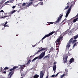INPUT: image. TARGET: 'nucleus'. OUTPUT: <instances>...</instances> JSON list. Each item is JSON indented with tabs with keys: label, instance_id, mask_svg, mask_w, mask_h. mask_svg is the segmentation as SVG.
<instances>
[{
	"label": "nucleus",
	"instance_id": "obj_1",
	"mask_svg": "<svg viewBox=\"0 0 78 78\" xmlns=\"http://www.w3.org/2000/svg\"><path fill=\"white\" fill-rule=\"evenodd\" d=\"M45 51H44V52H42V53L40 55L38 56H37L35 58L32 60V62H34V61L36 59H41V58H42L43 57L45 56Z\"/></svg>",
	"mask_w": 78,
	"mask_h": 78
},
{
	"label": "nucleus",
	"instance_id": "obj_2",
	"mask_svg": "<svg viewBox=\"0 0 78 78\" xmlns=\"http://www.w3.org/2000/svg\"><path fill=\"white\" fill-rule=\"evenodd\" d=\"M60 39H59L58 38L55 42V43H56V50L58 51H59V45L61 44V42L60 41Z\"/></svg>",
	"mask_w": 78,
	"mask_h": 78
},
{
	"label": "nucleus",
	"instance_id": "obj_3",
	"mask_svg": "<svg viewBox=\"0 0 78 78\" xmlns=\"http://www.w3.org/2000/svg\"><path fill=\"white\" fill-rule=\"evenodd\" d=\"M55 33V32L52 31L50 33L48 34L45 35L42 39L41 40H44V39L46 38V37H49V36H50L51 35H52L53 34Z\"/></svg>",
	"mask_w": 78,
	"mask_h": 78
},
{
	"label": "nucleus",
	"instance_id": "obj_4",
	"mask_svg": "<svg viewBox=\"0 0 78 78\" xmlns=\"http://www.w3.org/2000/svg\"><path fill=\"white\" fill-rule=\"evenodd\" d=\"M46 48H42V47L41 48H39V50H38V51L35 52V53L34 54L35 55H37V54H38V53H39V52H40V51H44V50H46Z\"/></svg>",
	"mask_w": 78,
	"mask_h": 78
},
{
	"label": "nucleus",
	"instance_id": "obj_5",
	"mask_svg": "<svg viewBox=\"0 0 78 78\" xmlns=\"http://www.w3.org/2000/svg\"><path fill=\"white\" fill-rule=\"evenodd\" d=\"M60 15L61 16H59V17L58 20H57V21L54 22V23L55 24L59 23V21L60 20H61V19H62V17L63 16V14H60Z\"/></svg>",
	"mask_w": 78,
	"mask_h": 78
},
{
	"label": "nucleus",
	"instance_id": "obj_6",
	"mask_svg": "<svg viewBox=\"0 0 78 78\" xmlns=\"http://www.w3.org/2000/svg\"><path fill=\"white\" fill-rule=\"evenodd\" d=\"M68 57H69V56H68L63 57V59L64 64L66 63V62L67 61V58H68Z\"/></svg>",
	"mask_w": 78,
	"mask_h": 78
},
{
	"label": "nucleus",
	"instance_id": "obj_7",
	"mask_svg": "<svg viewBox=\"0 0 78 78\" xmlns=\"http://www.w3.org/2000/svg\"><path fill=\"white\" fill-rule=\"evenodd\" d=\"M20 67L19 68V69L20 70V71H22L23 69H24L26 67V66H25V65H20Z\"/></svg>",
	"mask_w": 78,
	"mask_h": 78
},
{
	"label": "nucleus",
	"instance_id": "obj_8",
	"mask_svg": "<svg viewBox=\"0 0 78 78\" xmlns=\"http://www.w3.org/2000/svg\"><path fill=\"white\" fill-rule=\"evenodd\" d=\"M69 30H67L66 31V32H63L62 34V35L63 36H65V35L69 33Z\"/></svg>",
	"mask_w": 78,
	"mask_h": 78
},
{
	"label": "nucleus",
	"instance_id": "obj_9",
	"mask_svg": "<svg viewBox=\"0 0 78 78\" xmlns=\"http://www.w3.org/2000/svg\"><path fill=\"white\" fill-rule=\"evenodd\" d=\"M44 74L43 73V72L41 71L40 74V78H43Z\"/></svg>",
	"mask_w": 78,
	"mask_h": 78
},
{
	"label": "nucleus",
	"instance_id": "obj_10",
	"mask_svg": "<svg viewBox=\"0 0 78 78\" xmlns=\"http://www.w3.org/2000/svg\"><path fill=\"white\" fill-rule=\"evenodd\" d=\"M17 10H14L13 11H12L10 13H9V15L7 17H9V16H11L12 14L13 13H14V12H16V11Z\"/></svg>",
	"mask_w": 78,
	"mask_h": 78
},
{
	"label": "nucleus",
	"instance_id": "obj_11",
	"mask_svg": "<svg viewBox=\"0 0 78 78\" xmlns=\"http://www.w3.org/2000/svg\"><path fill=\"white\" fill-rule=\"evenodd\" d=\"M74 61H75V59L73 58H71L70 59V60L69 61V62L70 64H72L73 62H74Z\"/></svg>",
	"mask_w": 78,
	"mask_h": 78
},
{
	"label": "nucleus",
	"instance_id": "obj_12",
	"mask_svg": "<svg viewBox=\"0 0 78 78\" xmlns=\"http://www.w3.org/2000/svg\"><path fill=\"white\" fill-rule=\"evenodd\" d=\"M67 12L66 13V17L67 18V17H68V16H69V13H70V12L69 11L67 10Z\"/></svg>",
	"mask_w": 78,
	"mask_h": 78
},
{
	"label": "nucleus",
	"instance_id": "obj_13",
	"mask_svg": "<svg viewBox=\"0 0 78 78\" xmlns=\"http://www.w3.org/2000/svg\"><path fill=\"white\" fill-rule=\"evenodd\" d=\"M48 55H46V56L44 57L43 58V59H45V58H50V54H48Z\"/></svg>",
	"mask_w": 78,
	"mask_h": 78
},
{
	"label": "nucleus",
	"instance_id": "obj_14",
	"mask_svg": "<svg viewBox=\"0 0 78 78\" xmlns=\"http://www.w3.org/2000/svg\"><path fill=\"white\" fill-rule=\"evenodd\" d=\"M56 69V65H55L54 66H53V70L54 71H55Z\"/></svg>",
	"mask_w": 78,
	"mask_h": 78
},
{
	"label": "nucleus",
	"instance_id": "obj_15",
	"mask_svg": "<svg viewBox=\"0 0 78 78\" xmlns=\"http://www.w3.org/2000/svg\"><path fill=\"white\" fill-rule=\"evenodd\" d=\"M33 2H29V4H28V7H29L30 6H31L33 5Z\"/></svg>",
	"mask_w": 78,
	"mask_h": 78
},
{
	"label": "nucleus",
	"instance_id": "obj_16",
	"mask_svg": "<svg viewBox=\"0 0 78 78\" xmlns=\"http://www.w3.org/2000/svg\"><path fill=\"white\" fill-rule=\"evenodd\" d=\"M7 23L8 22H6V23H5V24L4 25V26L5 27H9V25H8V24L6 25Z\"/></svg>",
	"mask_w": 78,
	"mask_h": 78
},
{
	"label": "nucleus",
	"instance_id": "obj_17",
	"mask_svg": "<svg viewBox=\"0 0 78 78\" xmlns=\"http://www.w3.org/2000/svg\"><path fill=\"white\" fill-rule=\"evenodd\" d=\"M54 50L55 49H54V48H53V47H51L49 51V53H50V52L53 51V50Z\"/></svg>",
	"mask_w": 78,
	"mask_h": 78
},
{
	"label": "nucleus",
	"instance_id": "obj_18",
	"mask_svg": "<svg viewBox=\"0 0 78 78\" xmlns=\"http://www.w3.org/2000/svg\"><path fill=\"white\" fill-rule=\"evenodd\" d=\"M73 38H71V39H70L69 40L68 43H69V44H70V43H71V42H72V41H73Z\"/></svg>",
	"mask_w": 78,
	"mask_h": 78
},
{
	"label": "nucleus",
	"instance_id": "obj_19",
	"mask_svg": "<svg viewBox=\"0 0 78 78\" xmlns=\"http://www.w3.org/2000/svg\"><path fill=\"white\" fill-rule=\"evenodd\" d=\"M70 44H69V43H68L67 45L66 46V47H67V48L69 49V48H70Z\"/></svg>",
	"mask_w": 78,
	"mask_h": 78
},
{
	"label": "nucleus",
	"instance_id": "obj_20",
	"mask_svg": "<svg viewBox=\"0 0 78 78\" xmlns=\"http://www.w3.org/2000/svg\"><path fill=\"white\" fill-rule=\"evenodd\" d=\"M63 37H64V36H63V35H62V34H61L59 36V37H58V38L61 40V39H62Z\"/></svg>",
	"mask_w": 78,
	"mask_h": 78
},
{
	"label": "nucleus",
	"instance_id": "obj_21",
	"mask_svg": "<svg viewBox=\"0 0 78 78\" xmlns=\"http://www.w3.org/2000/svg\"><path fill=\"white\" fill-rule=\"evenodd\" d=\"M73 6V5L72 4L71 5V6L69 8L68 10V11H70V10H71V8H72V7Z\"/></svg>",
	"mask_w": 78,
	"mask_h": 78
},
{
	"label": "nucleus",
	"instance_id": "obj_22",
	"mask_svg": "<svg viewBox=\"0 0 78 78\" xmlns=\"http://www.w3.org/2000/svg\"><path fill=\"white\" fill-rule=\"evenodd\" d=\"M78 19V17L74 19L73 20V22L74 23H75V22H76V21H77V20Z\"/></svg>",
	"mask_w": 78,
	"mask_h": 78
},
{
	"label": "nucleus",
	"instance_id": "obj_23",
	"mask_svg": "<svg viewBox=\"0 0 78 78\" xmlns=\"http://www.w3.org/2000/svg\"><path fill=\"white\" fill-rule=\"evenodd\" d=\"M78 37V34H77L73 38L74 39H77Z\"/></svg>",
	"mask_w": 78,
	"mask_h": 78
},
{
	"label": "nucleus",
	"instance_id": "obj_24",
	"mask_svg": "<svg viewBox=\"0 0 78 78\" xmlns=\"http://www.w3.org/2000/svg\"><path fill=\"white\" fill-rule=\"evenodd\" d=\"M39 77V75L35 74L34 76V78H37Z\"/></svg>",
	"mask_w": 78,
	"mask_h": 78
},
{
	"label": "nucleus",
	"instance_id": "obj_25",
	"mask_svg": "<svg viewBox=\"0 0 78 78\" xmlns=\"http://www.w3.org/2000/svg\"><path fill=\"white\" fill-rule=\"evenodd\" d=\"M48 23L49 25H50V24H52L54 23V22H47Z\"/></svg>",
	"mask_w": 78,
	"mask_h": 78
},
{
	"label": "nucleus",
	"instance_id": "obj_26",
	"mask_svg": "<svg viewBox=\"0 0 78 78\" xmlns=\"http://www.w3.org/2000/svg\"><path fill=\"white\" fill-rule=\"evenodd\" d=\"M17 68H19V66H15L13 68V70H15V69H17Z\"/></svg>",
	"mask_w": 78,
	"mask_h": 78
},
{
	"label": "nucleus",
	"instance_id": "obj_27",
	"mask_svg": "<svg viewBox=\"0 0 78 78\" xmlns=\"http://www.w3.org/2000/svg\"><path fill=\"white\" fill-rule=\"evenodd\" d=\"M69 8V5H67V6L66 7H65V9L63 10H65L66 9H68Z\"/></svg>",
	"mask_w": 78,
	"mask_h": 78
},
{
	"label": "nucleus",
	"instance_id": "obj_28",
	"mask_svg": "<svg viewBox=\"0 0 78 78\" xmlns=\"http://www.w3.org/2000/svg\"><path fill=\"white\" fill-rule=\"evenodd\" d=\"M31 62V60L30 59L29 60V61H28L27 63H26V64H30Z\"/></svg>",
	"mask_w": 78,
	"mask_h": 78
},
{
	"label": "nucleus",
	"instance_id": "obj_29",
	"mask_svg": "<svg viewBox=\"0 0 78 78\" xmlns=\"http://www.w3.org/2000/svg\"><path fill=\"white\" fill-rule=\"evenodd\" d=\"M10 3V2H9V1H7V2H5V5H7L8 3Z\"/></svg>",
	"mask_w": 78,
	"mask_h": 78
},
{
	"label": "nucleus",
	"instance_id": "obj_30",
	"mask_svg": "<svg viewBox=\"0 0 78 78\" xmlns=\"http://www.w3.org/2000/svg\"><path fill=\"white\" fill-rule=\"evenodd\" d=\"M8 69H9V68L7 67H5V68H4V70H8Z\"/></svg>",
	"mask_w": 78,
	"mask_h": 78
},
{
	"label": "nucleus",
	"instance_id": "obj_31",
	"mask_svg": "<svg viewBox=\"0 0 78 78\" xmlns=\"http://www.w3.org/2000/svg\"><path fill=\"white\" fill-rule=\"evenodd\" d=\"M64 76H66V74H63L61 75V78H63Z\"/></svg>",
	"mask_w": 78,
	"mask_h": 78
},
{
	"label": "nucleus",
	"instance_id": "obj_32",
	"mask_svg": "<svg viewBox=\"0 0 78 78\" xmlns=\"http://www.w3.org/2000/svg\"><path fill=\"white\" fill-rule=\"evenodd\" d=\"M25 5H26V3H24L22 5V6H25Z\"/></svg>",
	"mask_w": 78,
	"mask_h": 78
},
{
	"label": "nucleus",
	"instance_id": "obj_33",
	"mask_svg": "<svg viewBox=\"0 0 78 78\" xmlns=\"http://www.w3.org/2000/svg\"><path fill=\"white\" fill-rule=\"evenodd\" d=\"M15 8H16V6H13V7H12V10H14V9Z\"/></svg>",
	"mask_w": 78,
	"mask_h": 78
},
{
	"label": "nucleus",
	"instance_id": "obj_34",
	"mask_svg": "<svg viewBox=\"0 0 78 78\" xmlns=\"http://www.w3.org/2000/svg\"><path fill=\"white\" fill-rule=\"evenodd\" d=\"M55 76H56V75H52L51 76V77H52V78H54L55 77Z\"/></svg>",
	"mask_w": 78,
	"mask_h": 78
},
{
	"label": "nucleus",
	"instance_id": "obj_35",
	"mask_svg": "<svg viewBox=\"0 0 78 78\" xmlns=\"http://www.w3.org/2000/svg\"><path fill=\"white\" fill-rule=\"evenodd\" d=\"M76 43H75L74 44L73 46V47H75V46H76Z\"/></svg>",
	"mask_w": 78,
	"mask_h": 78
},
{
	"label": "nucleus",
	"instance_id": "obj_36",
	"mask_svg": "<svg viewBox=\"0 0 78 78\" xmlns=\"http://www.w3.org/2000/svg\"><path fill=\"white\" fill-rule=\"evenodd\" d=\"M59 74V73H58L56 75H55V77H56V76H58Z\"/></svg>",
	"mask_w": 78,
	"mask_h": 78
},
{
	"label": "nucleus",
	"instance_id": "obj_37",
	"mask_svg": "<svg viewBox=\"0 0 78 78\" xmlns=\"http://www.w3.org/2000/svg\"><path fill=\"white\" fill-rule=\"evenodd\" d=\"M63 22H67V19L65 18L63 21Z\"/></svg>",
	"mask_w": 78,
	"mask_h": 78
},
{
	"label": "nucleus",
	"instance_id": "obj_38",
	"mask_svg": "<svg viewBox=\"0 0 78 78\" xmlns=\"http://www.w3.org/2000/svg\"><path fill=\"white\" fill-rule=\"evenodd\" d=\"M5 5H5V4H4L1 7V8H3V6H5Z\"/></svg>",
	"mask_w": 78,
	"mask_h": 78
},
{
	"label": "nucleus",
	"instance_id": "obj_39",
	"mask_svg": "<svg viewBox=\"0 0 78 78\" xmlns=\"http://www.w3.org/2000/svg\"><path fill=\"white\" fill-rule=\"evenodd\" d=\"M13 72V71H11L9 73V75H10V74H12V73Z\"/></svg>",
	"mask_w": 78,
	"mask_h": 78
},
{
	"label": "nucleus",
	"instance_id": "obj_40",
	"mask_svg": "<svg viewBox=\"0 0 78 78\" xmlns=\"http://www.w3.org/2000/svg\"><path fill=\"white\" fill-rule=\"evenodd\" d=\"M76 40H73V43H74V42H76Z\"/></svg>",
	"mask_w": 78,
	"mask_h": 78
},
{
	"label": "nucleus",
	"instance_id": "obj_41",
	"mask_svg": "<svg viewBox=\"0 0 78 78\" xmlns=\"http://www.w3.org/2000/svg\"><path fill=\"white\" fill-rule=\"evenodd\" d=\"M68 55H69V56H70V53H69V52H68Z\"/></svg>",
	"mask_w": 78,
	"mask_h": 78
},
{
	"label": "nucleus",
	"instance_id": "obj_42",
	"mask_svg": "<svg viewBox=\"0 0 78 78\" xmlns=\"http://www.w3.org/2000/svg\"><path fill=\"white\" fill-rule=\"evenodd\" d=\"M14 70V69H13V68H12V69H10V71H12V70Z\"/></svg>",
	"mask_w": 78,
	"mask_h": 78
},
{
	"label": "nucleus",
	"instance_id": "obj_43",
	"mask_svg": "<svg viewBox=\"0 0 78 78\" xmlns=\"http://www.w3.org/2000/svg\"><path fill=\"white\" fill-rule=\"evenodd\" d=\"M2 71H3L2 70V67H1L0 72H2Z\"/></svg>",
	"mask_w": 78,
	"mask_h": 78
},
{
	"label": "nucleus",
	"instance_id": "obj_44",
	"mask_svg": "<svg viewBox=\"0 0 78 78\" xmlns=\"http://www.w3.org/2000/svg\"><path fill=\"white\" fill-rule=\"evenodd\" d=\"M6 0H2V2L3 3H4L5 2V1H6Z\"/></svg>",
	"mask_w": 78,
	"mask_h": 78
},
{
	"label": "nucleus",
	"instance_id": "obj_45",
	"mask_svg": "<svg viewBox=\"0 0 78 78\" xmlns=\"http://www.w3.org/2000/svg\"><path fill=\"white\" fill-rule=\"evenodd\" d=\"M0 12H4V11L3 10H2Z\"/></svg>",
	"mask_w": 78,
	"mask_h": 78
},
{
	"label": "nucleus",
	"instance_id": "obj_46",
	"mask_svg": "<svg viewBox=\"0 0 78 78\" xmlns=\"http://www.w3.org/2000/svg\"><path fill=\"white\" fill-rule=\"evenodd\" d=\"M56 64V62H55L54 63V64Z\"/></svg>",
	"mask_w": 78,
	"mask_h": 78
},
{
	"label": "nucleus",
	"instance_id": "obj_47",
	"mask_svg": "<svg viewBox=\"0 0 78 78\" xmlns=\"http://www.w3.org/2000/svg\"><path fill=\"white\" fill-rule=\"evenodd\" d=\"M28 7V4H27V5H26V8H27Z\"/></svg>",
	"mask_w": 78,
	"mask_h": 78
},
{
	"label": "nucleus",
	"instance_id": "obj_48",
	"mask_svg": "<svg viewBox=\"0 0 78 78\" xmlns=\"http://www.w3.org/2000/svg\"><path fill=\"white\" fill-rule=\"evenodd\" d=\"M67 5H68V6H69V3H68L67 4Z\"/></svg>",
	"mask_w": 78,
	"mask_h": 78
},
{
	"label": "nucleus",
	"instance_id": "obj_49",
	"mask_svg": "<svg viewBox=\"0 0 78 78\" xmlns=\"http://www.w3.org/2000/svg\"><path fill=\"white\" fill-rule=\"evenodd\" d=\"M6 71H4L3 72V73H6Z\"/></svg>",
	"mask_w": 78,
	"mask_h": 78
},
{
	"label": "nucleus",
	"instance_id": "obj_50",
	"mask_svg": "<svg viewBox=\"0 0 78 78\" xmlns=\"http://www.w3.org/2000/svg\"><path fill=\"white\" fill-rule=\"evenodd\" d=\"M14 73H13L11 75V76H12V74Z\"/></svg>",
	"mask_w": 78,
	"mask_h": 78
},
{
	"label": "nucleus",
	"instance_id": "obj_51",
	"mask_svg": "<svg viewBox=\"0 0 78 78\" xmlns=\"http://www.w3.org/2000/svg\"><path fill=\"white\" fill-rule=\"evenodd\" d=\"M65 71H67V69H65Z\"/></svg>",
	"mask_w": 78,
	"mask_h": 78
},
{
	"label": "nucleus",
	"instance_id": "obj_52",
	"mask_svg": "<svg viewBox=\"0 0 78 78\" xmlns=\"http://www.w3.org/2000/svg\"><path fill=\"white\" fill-rule=\"evenodd\" d=\"M46 78H48V76H47Z\"/></svg>",
	"mask_w": 78,
	"mask_h": 78
},
{
	"label": "nucleus",
	"instance_id": "obj_53",
	"mask_svg": "<svg viewBox=\"0 0 78 78\" xmlns=\"http://www.w3.org/2000/svg\"><path fill=\"white\" fill-rule=\"evenodd\" d=\"M20 12V10H19V11H18V12H17L18 13L19 12Z\"/></svg>",
	"mask_w": 78,
	"mask_h": 78
},
{
	"label": "nucleus",
	"instance_id": "obj_54",
	"mask_svg": "<svg viewBox=\"0 0 78 78\" xmlns=\"http://www.w3.org/2000/svg\"><path fill=\"white\" fill-rule=\"evenodd\" d=\"M31 2H33V1H34V0H31Z\"/></svg>",
	"mask_w": 78,
	"mask_h": 78
},
{
	"label": "nucleus",
	"instance_id": "obj_55",
	"mask_svg": "<svg viewBox=\"0 0 78 78\" xmlns=\"http://www.w3.org/2000/svg\"><path fill=\"white\" fill-rule=\"evenodd\" d=\"M11 76H10V77H9V78H11Z\"/></svg>",
	"mask_w": 78,
	"mask_h": 78
},
{
	"label": "nucleus",
	"instance_id": "obj_56",
	"mask_svg": "<svg viewBox=\"0 0 78 78\" xmlns=\"http://www.w3.org/2000/svg\"><path fill=\"white\" fill-rule=\"evenodd\" d=\"M33 47H36V45H34Z\"/></svg>",
	"mask_w": 78,
	"mask_h": 78
},
{
	"label": "nucleus",
	"instance_id": "obj_57",
	"mask_svg": "<svg viewBox=\"0 0 78 78\" xmlns=\"http://www.w3.org/2000/svg\"><path fill=\"white\" fill-rule=\"evenodd\" d=\"M39 1H42V0H39Z\"/></svg>",
	"mask_w": 78,
	"mask_h": 78
},
{
	"label": "nucleus",
	"instance_id": "obj_58",
	"mask_svg": "<svg viewBox=\"0 0 78 78\" xmlns=\"http://www.w3.org/2000/svg\"><path fill=\"white\" fill-rule=\"evenodd\" d=\"M70 32H71V31H70L69 33H70Z\"/></svg>",
	"mask_w": 78,
	"mask_h": 78
},
{
	"label": "nucleus",
	"instance_id": "obj_59",
	"mask_svg": "<svg viewBox=\"0 0 78 78\" xmlns=\"http://www.w3.org/2000/svg\"><path fill=\"white\" fill-rule=\"evenodd\" d=\"M16 36H19V35H16Z\"/></svg>",
	"mask_w": 78,
	"mask_h": 78
},
{
	"label": "nucleus",
	"instance_id": "obj_60",
	"mask_svg": "<svg viewBox=\"0 0 78 78\" xmlns=\"http://www.w3.org/2000/svg\"><path fill=\"white\" fill-rule=\"evenodd\" d=\"M77 29H78V27H77Z\"/></svg>",
	"mask_w": 78,
	"mask_h": 78
},
{
	"label": "nucleus",
	"instance_id": "obj_61",
	"mask_svg": "<svg viewBox=\"0 0 78 78\" xmlns=\"http://www.w3.org/2000/svg\"><path fill=\"white\" fill-rule=\"evenodd\" d=\"M16 0V1H17V0Z\"/></svg>",
	"mask_w": 78,
	"mask_h": 78
},
{
	"label": "nucleus",
	"instance_id": "obj_62",
	"mask_svg": "<svg viewBox=\"0 0 78 78\" xmlns=\"http://www.w3.org/2000/svg\"><path fill=\"white\" fill-rule=\"evenodd\" d=\"M3 30V29H2V30Z\"/></svg>",
	"mask_w": 78,
	"mask_h": 78
},
{
	"label": "nucleus",
	"instance_id": "obj_63",
	"mask_svg": "<svg viewBox=\"0 0 78 78\" xmlns=\"http://www.w3.org/2000/svg\"><path fill=\"white\" fill-rule=\"evenodd\" d=\"M70 29V28L69 27V29Z\"/></svg>",
	"mask_w": 78,
	"mask_h": 78
},
{
	"label": "nucleus",
	"instance_id": "obj_64",
	"mask_svg": "<svg viewBox=\"0 0 78 78\" xmlns=\"http://www.w3.org/2000/svg\"><path fill=\"white\" fill-rule=\"evenodd\" d=\"M68 30H69V29H68Z\"/></svg>",
	"mask_w": 78,
	"mask_h": 78
}]
</instances>
